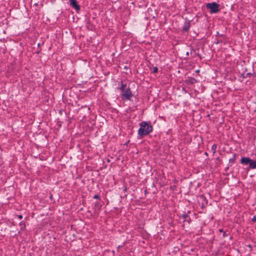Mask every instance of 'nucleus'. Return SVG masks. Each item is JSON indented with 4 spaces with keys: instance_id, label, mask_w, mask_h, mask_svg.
<instances>
[{
    "instance_id": "7",
    "label": "nucleus",
    "mask_w": 256,
    "mask_h": 256,
    "mask_svg": "<svg viewBox=\"0 0 256 256\" xmlns=\"http://www.w3.org/2000/svg\"><path fill=\"white\" fill-rule=\"evenodd\" d=\"M140 128H152V126H150L149 124L146 122H142L140 124Z\"/></svg>"
},
{
    "instance_id": "6",
    "label": "nucleus",
    "mask_w": 256,
    "mask_h": 256,
    "mask_svg": "<svg viewBox=\"0 0 256 256\" xmlns=\"http://www.w3.org/2000/svg\"><path fill=\"white\" fill-rule=\"evenodd\" d=\"M250 158H249L243 157L240 160L241 164H248L250 162Z\"/></svg>"
},
{
    "instance_id": "13",
    "label": "nucleus",
    "mask_w": 256,
    "mask_h": 256,
    "mask_svg": "<svg viewBox=\"0 0 256 256\" xmlns=\"http://www.w3.org/2000/svg\"><path fill=\"white\" fill-rule=\"evenodd\" d=\"M228 235V234L226 233V232H223V236L224 237H225V236H227Z\"/></svg>"
},
{
    "instance_id": "17",
    "label": "nucleus",
    "mask_w": 256,
    "mask_h": 256,
    "mask_svg": "<svg viewBox=\"0 0 256 256\" xmlns=\"http://www.w3.org/2000/svg\"><path fill=\"white\" fill-rule=\"evenodd\" d=\"M255 155H256V154H255Z\"/></svg>"
},
{
    "instance_id": "4",
    "label": "nucleus",
    "mask_w": 256,
    "mask_h": 256,
    "mask_svg": "<svg viewBox=\"0 0 256 256\" xmlns=\"http://www.w3.org/2000/svg\"><path fill=\"white\" fill-rule=\"evenodd\" d=\"M70 5L76 10H80V6L78 4L76 0H70Z\"/></svg>"
},
{
    "instance_id": "15",
    "label": "nucleus",
    "mask_w": 256,
    "mask_h": 256,
    "mask_svg": "<svg viewBox=\"0 0 256 256\" xmlns=\"http://www.w3.org/2000/svg\"><path fill=\"white\" fill-rule=\"evenodd\" d=\"M188 28H189V26H186V28H184V29H185L186 30H188Z\"/></svg>"
},
{
    "instance_id": "14",
    "label": "nucleus",
    "mask_w": 256,
    "mask_h": 256,
    "mask_svg": "<svg viewBox=\"0 0 256 256\" xmlns=\"http://www.w3.org/2000/svg\"><path fill=\"white\" fill-rule=\"evenodd\" d=\"M18 218H20V219H22V215H19L18 216Z\"/></svg>"
},
{
    "instance_id": "9",
    "label": "nucleus",
    "mask_w": 256,
    "mask_h": 256,
    "mask_svg": "<svg viewBox=\"0 0 256 256\" xmlns=\"http://www.w3.org/2000/svg\"><path fill=\"white\" fill-rule=\"evenodd\" d=\"M94 199H99L100 198V196L96 194V195L94 196Z\"/></svg>"
},
{
    "instance_id": "8",
    "label": "nucleus",
    "mask_w": 256,
    "mask_h": 256,
    "mask_svg": "<svg viewBox=\"0 0 256 256\" xmlns=\"http://www.w3.org/2000/svg\"><path fill=\"white\" fill-rule=\"evenodd\" d=\"M217 148V146L216 144H214L212 146V150L213 151V154H215L216 152V150Z\"/></svg>"
},
{
    "instance_id": "12",
    "label": "nucleus",
    "mask_w": 256,
    "mask_h": 256,
    "mask_svg": "<svg viewBox=\"0 0 256 256\" xmlns=\"http://www.w3.org/2000/svg\"><path fill=\"white\" fill-rule=\"evenodd\" d=\"M196 82V80L194 78H192L191 80V82L192 83H195Z\"/></svg>"
},
{
    "instance_id": "5",
    "label": "nucleus",
    "mask_w": 256,
    "mask_h": 256,
    "mask_svg": "<svg viewBox=\"0 0 256 256\" xmlns=\"http://www.w3.org/2000/svg\"><path fill=\"white\" fill-rule=\"evenodd\" d=\"M249 166L252 169H254L256 168V161L251 160H250V162H248Z\"/></svg>"
},
{
    "instance_id": "10",
    "label": "nucleus",
    "mask_w": 256,
    "mask_h": 256,
    "mask_svg": "<svg viewBox=\"0 0 256 256\" xmlns=\"http://www.w3.org/2000/svg\"><path fill=\"white\" fill-rule=\"evenodd\" d=\"M252 221L253 222H256V216H254L252 218Z\"/></svg>"
},
{
    "instance_id": "3",
    "label": "nucleus",
    "mask_w": 256,
    "mask_h": 256,
    "mask_svg": "<svg viewBox=\"0 0 256 256\" xmlns=\"http://www.w3.org/2000/svg\"><path fill=\"white\" fill-rule=\"evenodd\" d=\"M152 129H138V134L140 136V138H142L152 132Z\"/></svg>"
},
{
    "instance_id": "16",
    "label": "nucleus",
    "mask_w": 256,
    "mask_h": 256,
    "mask_svg": "<svg viewBox=\"0 0 256 256\" xmlns=\"http://www.w3.org/2000/svg\"><path fill=\"white\" fill-rule=\"evenodd\" d=\"M219 231H220V232H223V230H222V229H220V230H219Z\"/></svg>"
},
{
    "instance_id": "2",
    "label": "nucleus",
    "mask_w": 256,
    "mask_h": 256,
    "mask_svg": "<svg viewBox=\"0 0 256 256\" xmlns=\"http://www.w3.org/2000/svg\"><path fill=\"white\" fill-rule=\"evenodd\" d=\"M206 7L210 10V13H216L220 10L219 4L215 2L207 4Z\"/></svg>"
},
{
    "instance_id": "1",
    "label": "nucleus",
    "mask_w": 256,
    "mask_h": 256,
    "mask_svg": "<svg viewBox=\"0 0 256 256\" xmlns=\"http://www.w3.org/2000/svg\"><path fill=\"white\" fill-rule=\"evenodd\" d=\"M122 92V100H130L132 96V92L128 86L126 84H122L121 87L120 88Z\"/></svg>"
},
{
    "instance_id": "11",
    "label": "nucleus",
    "mask_w": 256,
    "mask_h": 256,
    "mask_svg": "<svg viewBox=\"0 0 256 256\" xmlns=\"http://www.w3.org/2000/svg\"><path fill=\"white\" fill-rule=\"evenodd\" d=\"M158 70V68H157L156 67H155V68H154V73H156V72H157Z\"/></svg>"
}]
</instances>
